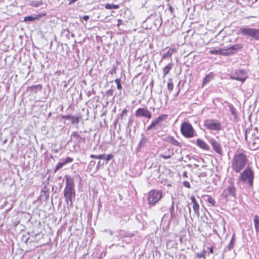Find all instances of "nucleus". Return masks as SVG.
Wrapping results in <instances>:
<instances>
[{
  "label": "nucleus",
  "mask_w": 259,
  "mask_h": 259,
  "mask_svg": "<svg viewBox=\"0 0 259 259\" xmlns=\"http://www.w3.org/2000/svg\"><path fill=\"white\" fill-rule=\"evenodd\" d=\"M71 36H72V37H73V36H74V34H73V33H72V34H71Z\"/></svg>",
  "instance_id": "nucleus-55"
},
{
  "label": "nucleus",
  "mask_w": 259,
  "mask_h": 259,
  "mask_svg": "<svg viewBox=\"0 0 259 259\" xmlns=\"http://www.w3.org/2000/svg\"><path fill=\"white\" fill-rule=\"evenodd\" d=\"M188 209H189V212L190 213H191V208L190 206H188Z\"/></svg>",
  "instance_id": "nucleus-50"
},
{
  "label": "nucleus",
  "mask_w": 259,
  "mask_h": 259,
  "mask_svg": "<svg viewBox=\"0 0 259 259\" xmlns=\"http://www.w3.org/2000/svg\"><path fill=\"white\" fill-rule=\"evenodd\" d=\"M66 186L64 190V197L67 204L69 207L73 205L72 199L75 196L74 180L69 176L65 175Z\"/></svg>",
  "instance_id": "nucleus-1"
},
{
  "label": "nucleus",
  "mask_w": 259,
  "mask_h": 259,
  "mask_svg": "<svg viewBox=\"0 0 259 259\" xmlns=\"http://www.w3.org/2000/svg\"><path fill=\"white\" fill-rule=\"evenodd\" d=\"M42 88V85L41 84H37L35 85H32L30 87H28L27 90H32V91H37V90H41Z\"/></svg>",
  "instance_id": "nucleus-27"
},
{
  "label": "nucleus",
  "mask_w": 259,
  "mask_h": 259,
  "mask_svg": "<svg viewBox=\"0 0 259 259\" xmlns=\"http://www.w3.org/2000/svg\"><path fill=\"white\" fill-rule=\"evenodd\" d=\"M204 126L207 129L220 131L221 129L220 122L215 120L208 119L204 121Z\"/></svg>",
  "instance_id": "nucleus-9"
},
{
  "label": "nucleus",
  "mask_w": 259,
  "mask_h": 259,
  "mask_svg": "<svg viewBox=\"0 0 259 259\" xmlns=\"http://www.w3.org/2000/svg\"><path fill=\"white\" fill-rule=\"evenodd\" d=\"M40 5V4H38V5H37V3H36V5H35V6H39Z\"/></svg>",
  "instance_id": "nucleus-53"
},
{
  "label": "nucleus",
  "mask_w": 259,
  "mask_h": 259,
  "mask_svg": "<svg viewBox=\"0 0 259 259\" xmlns=\"http://www.w3.org/2000/svg\"><path fill=\"white\" fill-rule=\"evenodd\" d=\"M77 1V0H70L68 4L70 5L73 3L76 2Z\"/></svg>",
  "instance_id": "nucleus-47"
},
{
  "label": "nucleus",
  "mask_w": 259,
  "mask_h": 259,
  "mask_svg": "<svg viewBox=\"0 0 259 259\" xmlns=\"http://www.w3.org/2000/svg\"><path fill=\"white\" fill-rule=\"evenodd\" d=\"M160 157L163 158V159H167L171 157V155H166L161 154V155H160Z\"/></svg>",
  "instance_id": "nucleus-38"
},
{
  "label": "nucleus",
  "mask_w": 259,
  "mask_h": 259,
  "mask_svg": "<svg viewBox=\"0 0 259 259\" xmlns=\"http://www.w3.org/2000/svg\"><path fill=\"white\" fill-rule=\"evenodd\" d=\"M192 202L193 203V208L195 213L199 216V206L194 196H192L191 198Z\"/></svg>",
  "instance_id": "nucleus-16"
},
{
  "label": "nucleus",
  "mask_w": 259,
  "mask_h": 259,
  "mask_svg": "<svg viewBox=\"0 0 259 259\" xmlns=\"http://www.w3.org/2000/svg\"><path fill=\"white\" fill-rule=\"evenodd\" d=\"M248 159L243 152L237 151L235 153L231 160V168L236 172H240L245 167Z\"/></svg>",
  "instance_id": "nucleus-2"
},
{
  "label": "nucleus",
  "mask_w": 259,
  "mask_h": 259,
  "mask_svg": "<svg viewBox=\"0 0 259 259\" xmlns=\"http://www.w3.org/2000/svg\"><path fill=\"white\" fill-rule=\"evenodd\" d=\"M71 138L75 140L77 144H80L81 143H84L85 138H82L80 136V135L78 134L76 132H73L71 135Z\"/></svg>",
  "instance_id": "nucleus-14"
},
{
  "label": "nucleus",
  "mask_w": 259,
  "mask_h": 259,
  "mask_svg": "<svg viewBox=\"0 0 259 259\" xmlns=\"http://www.w3.org/2000/svg\"><path fill=\"white\" fill-rule=\"evenodd\" d=\"M221 53H220V55H223L228 56V55H233V53L229 52L228 49L226 50H221Z\"/></svg>",
  "instance_id": "nucleus-33"
},
{
  "label": "nucleus",
  "mask_w": 259,
  "mask_h": 259,
  "mask_svg": "<svg viewBox=\"0 0 259 259\" xmlns=\"http://www.w3.org/2000/svg\"><path fill=\"white\" fill-rule=\"evenodd\" d=\"M72 161H73V159L72 158L67 157L65 160V161H64L63 162L58 163V164L56 166V168L55 169V172H56L59 169L62 168L67 163L71 162Z\"/></svg>",
  "instance_id": "nucleus-15"
},
{
  "label": "nucleus",
  "mask_w": 259,
  "mask_h": 259,
  "mask_svg": "<svg viewBox=\"0 0 259 259\" xmlns=\"http://www.w3.org/2000/svg\"><path fill=\"white\" fill-rule=\"evenodd\" d=\"M37 19V17H34L32 16H29L27 17H25L24 18V22H32Z\"/></svg>",
  "instance_id": "nucleus-30"
},
{
  "label": "nucleus",
  "mask_w": 259,
  "mask_h": 259,
  "mask_svg": "<svg viewBox=\"0 0 259 259\" xmlns=\"http://www.w3.org/2000/svg\"><path fill=\"white\" fill-rule=\"evenodd\" d=\"M205 201H207L209 204H210L212 206H216L217 202L215 200L212 198L210 196L207 195L206 196Z\"/></svg>",
  "instance_id": "nucleus-21"
},
{
  "label": "nucleus",
  "mask_w": 259,
  "mask_h": 259,
  "mask_svg": "<svg viewBox=\"0 0 259 259\" xmlns=\"http://www.w3.org/2000/svg\"><path fill=\"white\" fill-rule=\"evenodd\" d=\"M181 132L182 135L187 138L194 137V130L190 123L184 122L181 126Z\"/></svg>",
  "instance_id": "nucleus-6"
},
{
  "label": "nucleus",
  "mask_w": 259,
  "mask_h": 259,
  "mask_svg": "<svg viewBox=\"0 0 259 259\" xmlns=\"http://www.w3.org/2000/svg\"><path fill=\"white\" fill-rule=\"evenodd\" d=\"M71 118H72V115H63L62 116L63 119H66V120L71 119Z\"/></svg>",
  "instance_id": "nucleus-40"
},
{
  "label": "nucleus",
  "mask_w": 259,
  "mask_h": 259,
  "mask_svg": "<svg viewBox=\"0 0 259 259\" xmlns=\"http://www.w3.org/2000/svg\"><path fill=\"white\" fill-rule=\"evenodd\" d=\"M81 118V116H72V118H71V122L73 124H77L79 122V120Z\"/></svg>",
  "instance_id": "nucleus-28"
},
{
  "label": "nucleus",
  "mask_w": 259,
  "mask_h": 259,
  "mask_svg": "<svg viewBox=\"0 0 259 259\" xmlns=\"http://www.w3.org/2000/svg\"><path fill=\"white\" fill-rule=\"evenodd\" d=\"M209 252L211 253H212L213 252V248L212 247H210L209 248Z\"/></svg>",
  "instance_id": "nucleus-48"
},
{
  "label": "nucleus",
  "mask_w": 259,
  "mask_h": 259,
  "mask_svg": "<svg viewBox=\"0 0 259 259\" xmlns=\"http://www.w3.org/2000/svg\"><path fill=\"white\" fill-rule=\"evenodd\" d=\"M235 234H234L232 236V237L230 240V242L228 245L227 247V248L228 250L230 251L231 250L235 245Z\"/></svg>",
  "instance_id": "nucleus-23"
},
{
  "label": "nucleus",
  "mask_w": 259,
  "mask_h": 259,
  "mask_svg": "<svg viewBox=\"0 0 259 259\" xmlns=\"http://www.w3.org/2000/svg\"><path fill=\"white\" fill-rule=\"evenodd\" d=\"M122 23V21L120 19H118V24H117V26H119Z\"/></svg>",
  "instance_id": "nucleus-46"
},
{
  "label": "nucleus",
  "mask_w": 259,
  "mask_h": 259,
  "mask_svg": "<svg viewBox=\"0 0 259 259\" xmlns=\"http://www.w3.org/2000/svg\"><path fill=\"white\" fill-rule=\"evenodd\" d=\"M212 76L213 75L212 73H209L208 75H207L204 79L203 82L204 83L208 82L210 81V80L212 78Z\"/></svg>",
  "instance_id": "nucleus-31"
},
{
  "label": "nucleus",
  "mask_w": 259,
  "mask_h": 259,
  "mask_svg": "<svg viewBox=\"0 0 259 259\" xmlns=\"http://www.w3.org/2000/svg\"><path fill=\"white\" fill-rule=\"evenodd\" d=\"M83 19L85 21H87L89 19V16L88 15H84L83 17Z\"/></svg>",
  "instance_id": "nucleus-45"
},
{
  "label": "nucleus",
  "mask_w": 259,
  "mask_h": 259,
  "mask_svg": "<svg viewBox=\"0 0 259 259\" xmlns=\"http://www.w3.org/2000/svg\"><path fill=\"white\" fill-rule=\"evenodd\" d=\"M135 116L136 117H146L148 119H150L152 117L151 113L146 108H138L135 112Z\"/></svg>",
  "instance_id": "nucleus-11"
},
{
  "label": "nucleus",
  "mask_w": 259,
  "mask_h": 259,
  "mask_svg": "<svg viewBox=\"0 0 259 259\" xmlns=\"http://www.w3.org/2000/svg\"><path fill=\"white\" fill-rule=\"evenodd\" d=\"M175 49L170 48L168 50L166 53H164L162 55V59H166L167 58H169L171 56L174 52H175Z\"/></svg>",
  "instance_id": "nucleus-22"
},
{
  "label": "nucleus",
  "mask_w": 259,
  "mask_h": 259,
  "mask_svg": "<svg viewBox=\"0 0 259 259\" xmlns=\"http://www.w3.org/2000/svg\"><path fill=\"white\" fill-rule=\"evenodd\" d=\"M172 65L171 63H169L165 67L163 68V73L164 76H165L169 72V71L171 70V69L172 68Z\"/></svg>",
  "instance_id": "nucleus-24"
},
{
  "label": "nucleus",
  "mask_w": 259,
  "mask_h": 259,
  "mask_svg": "<svg viewBox=\"0 0 259 259\" xmlns=\"http://www.w3.org/2000/svg\"><path fill=\"white\" fill-rule=\"evenodd\" d=\"M167 117V115L166 114H162L159 116L156 119L153 121L150 126L148 128V130L151 129L155 127L156 125L159 124L160 122L164 120Z\"/></svg>",
  "instance_id": "nucleus-13"
},
{
  "label": "nucleus",
  "mask_w": 259,
  "mask_h": 259,
  "mask_svg": "<svg viewBox=\"0 0 259 259\" xmlns=\"http://www.w3.org/2000/svg\"><path fill=\"white\" fill-rule=\"evenodd\" d=\"M257 131L254 130H246L245 134V139L248 143V146L251 150H254L259 147V137L256 135Z\"/></svg>",
  "instance_id": "nucleus-3"
},
{
  "label": "nucleus",
  "mask_w": 259,
  "mask_h": 259,
  "mask_svg": "<svg viewBox=\"0 0 259 259\" xmlns=\"http://www.w3.org/2000/svg\"><path fill=\"white\" fill-rule=\"evenodd\" d=\"M228 107L229 108V110H230V111L231 113V114L234 116V118H236L237 117V113L236 112L235 108L231 104H229Z\"/></svg>",
  "instance_id": "nucleus-26"
},
{
  "label": "nucleus",
  "mask_w": 259,
  "mask_h": 259,
  "mask_svg": "<svg viewBox=\"0 0 259 259\" xmlns=\"http://www.w3.org/2000/svg\"><path fill=\"white\" fill-rule=\"evenodd\" d=\"M224 197L227 198L229 196L235 197L236 190L233 184H230L222 193Z\"/></svg>",
  "instance_id": "nucleus-10"
},
{
  "label": "nucleus",
  "mask_w": 259,
  "mask_h": 259,
  "mask_svg": "<svg viewBox=\"0 0 259 259\" xmlns=\"http://www.w3.org/2000/svg\"><path fill=\"white\" fill-rule=\"evenodd\" d=\"M99 166H100V164H98L97 167V169H99Z\"/></svg>",
  "instance_id": "nucleus-54"
},
{
  "label": "nucleus",
  "mask_w": 259,
  "mask_h": 259,
  "mask_svg": "<svg viewBox=\"0 0 259 259\" xmlns=\"http://www.w3.org/2000/svg\"><path fill=\"white\" fill-rule=\"evenodd\" d=\"M162 197V192L160 190H152L148 193L147 200L148 204L153 206L158 202Z\"/></svg>",
  "instance_id": "nucleus-5"
},
{
  "label": "nucleus",
  "mask_w": 259,
  "mask_h": 259,
  "mask_svg": "<svg viewBox=\"0 0 259 259\" xmlns=\"http://www.w3.org/2000/svg\"><path fill=\"white\" fill-rule=\"evenodd\" d=\"M40 5V4H38V5H37V3H36V5H35V6H39Z\"/></svg>",
  "instance_id": "nucleus-52"
},
{
  "label": "nucleus",
  "mask_w": 259,
  "mask_h": 259,
  "mask_svg": "<svg viewBox=\"0 0 259 259\" xmlns=\"http://www.w3.org/2000/svg\"><path fill=\"white\" fill-rule=\"evenodd\" d=\"M196 144L199 147L203 150L207 151L209 150V146L204 141L200 139H198L197 140Z\"/></svg>",
  "instance_id": "nucleus-17"
},
{
  "label": "nucleus",
  "mask_w": 259,
  "mask_h": 259,
  "mask_svg": "<svg viewBox=\"0 0 259 259\" xmlns=\"http://www.w3.org/2000/svg\"><path fill=\"white\" fill-rule=\"evenodd\" d=\"M127 110L126 109H124L122 110L121 114L120 115V116L122 119H123V117L124 116H126L127 115Z\"/></svg>",
  "instance_id": "nucleus-37"
},
{
  "label": "nucleus",
  "mask_w": 259,
  "mask_h": 259,
  "mask_svg": "<svg viewBox=\"0 0 259 259\" xmlns=\"http://www.w3.org/2000/svg\"><path fill=\"white\" fill-rule=\"evenodd\" d=\"M230 77L231 79L240 81L244 82L247 78L245 71L243 70H238L235 72H232L230 74Z\"/></svg>",
  "instance_id": "nucleus-8"
},
{
  "label": "nucleus",
  "mask_w": 259,
  "mask_h": 259,
  "mask_svg": "<svg viewBox=\"0 0 259 259\" xmlns=\"http://www.w3.org/2000/svg\"><path fill=\"white\" fill-rule=\"evenodd\" d=\"M112 157H113V155L112 154H109L106 157V160L107 161H109L111 160V159L112 158Z\"/></svg>",
  "instance_id": "nucleus-43"
},
{
  "label": "nucleus",
  "mask_w": 259,
  "mask_h": 259,
  "mask_svg": "<svg viewBox=\"0 0 259 259\" xmlns=\"http://www.w3.org/2000/svg\"><path fill=\"white\" fill-rule=\"evenodd\" d=\"M167 88L168 91L171 92L174 88V84L172 82V79L169 78L167 82Z\"/></svg>",
  "instance_id": "nucleus-29"
},
{
  "label": "nucleus",
  "mask_w": 259,
  "mask_h": 259,
  "mask_svg": "<svg viewBox=\"0 0 259 259\" xmlns=\"http://www.w3.org/2000/svg\"><path fill=\"white\" fill-rule=\"evenodd\" d=\"M209 143L211 145L213 150L218 154H221L222 153V148L220 144L214 139L211 138L209 140Z\"/></svg>",
  "instance_id": "nucleus-12"
},
{
  "label": "nucleus",
  "mask_w": 259,
  "mask_h": 259,
  "mask_svg": "<svg viewBox=\"0 0 259 259\" xmlns=\"http://www.w3.org/2000/svg\"><path fill=\"white\" fill-rule=\"evenodd\" d=\"M239 180L247 181L250 186L252 185L253 180V173L249 167H246L241 174Z\"/></svg>",
  "instance_id": "nucleus-7"
},
{
  "label": "nucleus",
  "mask_w": 259,
  "mask_h": 259,
  "mask_svg": "<svg viewBox=\"0 0 259 259\" xmlns=\"http://www.w3.org/2000/svg\"><path fill=\"white\" fill-rule=\"evenodd\" d=\"M113 94V90L112 89H110L107 92V95L109 96H112Z\"/></svg>",
  "instance_id": "nucleus-42"
},
{
  "label": "nucleus",
  "mask_w": 259,
  "mask_h": 259,
  "mask_svg": "<svg viewBox=\"0 0 259 259\" xmlns=\"http://www.w3.org/2000/svg\"><path fill=\"white\" fill-rule=\"evenodd\" d=\"M221 50H213L209 51L210 54H214V55H217V54H220L221 53Z\"/></svg>",
  "instance_id": "nucleus-36"
},
{
  "label": "nucleus",
  "mask_w": 259,
  "mask_h": 259,
  "mask_svg": "<svg viewBox=\"0 0 259 259\" xmlns=\"http://www.w3.org/2000/svg\"><path fill=\"white\" fill-rule=\"evenodd\" d=\"M115 82L117 84V88L119 90H121L122 89V85L120 83V79L117 78L115 79Z\"/></svg>",
  "instance_id": "nucleus-35"
},
{
  "label": "nucleus",
  "mask_w": 259,
  "mask_h": 259,
  "mask_svg": "<svg viewBox=\"0 0 259 259\" xmlns=\"http://www.w3.org/2000/svg\"><path fill=\"white\" fill-rule=\"evenodd\" d=\"M183 185L186 188H190V184L189 182L188 181H184L183 182Z\"/></svg>",
  "instance_id": "nucleus-39"
},
{
  "label": "nucleus",
  "mask_w": 259,
  "mask_h": 259,
  "mask_svg": "<svg viewBox=\"0 0 259 259\" xmlns=\"http://www.w3.org/2000/svg\"><path fill=\"white\" fill-rule=\"evenodd\" d=\"M110 234L111 235H112V234H113V232H112V231H110Z\"/></svg>",
  "instance_id": "nucleus-51"
},
{
  "label": "nucleus",
  "mask_w": 259,
  "mask_h": 259,
  "mask_svg": "<svg viewBox=\"0 0 259 259\" xmlns=\"http://www.w3.org/2000/svg\"><path fill=\"white\" fill-rule=\"evenodd\" d=\"M168 142L174 146L179 147L182 146V144L178 140L175 139L173 137H169L168 138Z\"/></svg>",
  "instance_id": "nucleus-20"
},
{
  "label": "nucleus",
  "mask_w": 259,
  "mask_h": 259,
  "mask_svg": "<svg viewBox=\"0 0 259 259\" xmlns=\"http://www.w3.org/2000/svg\"><path fill=\"white\" fill-rule=\"evenodd\" d=\"M242 48V46L240 44H235L231 47H230L229 48H228L229 51L232 52L233 54L235 53V52L240 49Z\"/></svg>",
  "instance_id": "nucleus-18"
},
{
  "label": "nucleus",
  "mask_w": 259,
  "mask_h": 259,
  "mask_svg": "<svg viewBox=\"0 0 259 259\" xmlns=\"http://www.w3.org/2000/svg\"><path fill=\"white\" fill-rule=\"evenodd\" d=\"M206 253V251L205 250H203L201 252H198L196 253V256L198 258L203 257L204 259H205V254Z\"/></svg>",
  "instance_id": "nucleus-32"
},
{
  "label": "nucleus",
  "mask_w": 259,
  "mask_h": 259,
  "mask_svg": "<svg viewBox=\"0 0 259 259\" xmlns=\"http://www.w3.org/2000/svg\"><path fill=\"white\" fill-rule=\"evenodd\" d=\"M105 8L108 10L118 9L119 8V6L118 5H114L108 3L105 5Z\"/></svg>",
  "instance_id": "nucleus-25"
},
{
  "label": "nucleus",
  "mask_w": 259,
  "mask_h": 259,
  "mask_svg": "<svg viewBox=\"0 0 259 259\" xmlns=\"http://www.w3.org/2000/svg\"><path fill=\"white\" fill-rule=\"evenodd\" d=\"M239 33L243 36L251 37L256 40H259V29L243 27L240 28Z\"/></svg>",
  "instance_id": "nucleus-4"
},
{
  "label": "nucleus",
  "mask_w": 259,
  "mask_h": 259,
  "mask_svg": "<svg viewBox=\"0 0 259 259\" xmlns=\"http://www.w3.org/2000/svg\"><path fill=\"white\" fill-rule=\"evenodd\" d=\"M90 157L91 158H98V159H105V155L101 154L99 155H95L94 154H91L90 155Z\"/></svg>",
  "instance_id": "nucleus-34"
},
{
  "label": "nucleus",
  "mask_w": 259,
  "mask_h": 259,
  "mask_svg": "<svg viewBox=\"0 0 259 259\" xmlns=\"http://www.w3.org/2000/svg\"><path fill=\"white\" fill-rule=\"evenodd\" d=\"M253 222L255 231L259 233V217L257 215L254 216Z\"/></svg>",
  "instance_id": "nucleus-19"
},
{
  "label": "nucleus",
  "mask_w": 259,
  "mask_h": 259,
  "mask_svg": "<svg viewBox=\"0 0 259 259\" xmlns=\"http://www.w3.org/2000/svg\"><path fill=\"white\" fill-rule=\"evenodd\" d=\"M95 164H96V162H95V161H94V160H92V161H90V162L89 166H92H92H95Z\"/></svg>",
  "instance_id": "nucleus-44"
},
{
  "label": "nucleus",
  "mask_w": 259,
  "mask_h": 259,
  "mask_svg": "<svg viewBox=\"0 0 259 259\" xmlns=\"http://www.w3.org/2000/svg\"><path fill=\"white\" fill-rule=\"evenodd\" d=\"M142 141H141L139 144V146H138L139 148L142 147Z\"/></svg>",
  "instance_id": "nucleus-49"
},
{
  "label": "nucleus",
  "mask_w": 259,
  "mask_h": 259,
  "mask_svg": "<svg viewBox=\"0 0 259 259\" xmlns=\"http://www.w3.org/2000/svg\"><path fill=\"white\" fill-rule=\"evenodd\" d=\"M174 210V202H172V204L169 208V211H170L171 217H172V212H173Z\"/></svg>",
  "instance_id": "nucleus-41"
}]
</instances>
